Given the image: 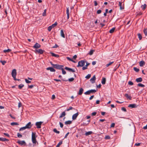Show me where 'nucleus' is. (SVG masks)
<instances>
[{
    "mask_svg": "<svg viewBox=\"0 0 147 147\" xmlns=\"http://www.w3.org/2000/svg\"><path fill=\"white\" fill-rule=\"evenodd\" d=\"M96 78L95 75H94L93 77L90 79V80L92 84L95 82Z\"/></svg>",
    "mask_w": 147,
    "mask_h": 147,
    "instance_id": "11",
    "label": "nucleus"
},
{
    "mask_svg": "<svg viewBox=\"0 0 147 147\" xmlns=\"http://www.w3.org/2000/svg\"><path fill=\"white\" fill-rule=\"evenodd\" d=\"M115 126V123H113L111 124V127H114Z\"/></svg>",
    "mask_w": 147,
    "mask_h": 147,
    "instance_id": "56",
    "label": "nucleus"
},
{
    "mask_svg": "<svg viewBox=\"0 0 147 147\" xmlns=\"http://www.w3.org/2000/svg\"><path fill=\"white\" fill-rule=\"evenodd\" d=\"M50 53L51 54V55L52 56L56 57L57 58L59 57V55H57L51 52Z\"/></svg>",
    "mask_w": 147,
    "mask_h": 147,
    "instance_id": "22",
    "label": "nucleus"
},
{
    "mask_svg": "<svg viewBox=\"0 0 147 147\" xmlns=\"http://www.w3.org/2000/svg\"><path fill=\"white\" fill-rule=\"evenodd\" d=\"M52 28L50 26L48 27L47 29L49 31H50Z\"/></svg>",
    "mask_w": 147,
    "mask_h": 147,
    "instance_id": "51",
    "label": "nucleus"
},
{
    "mask_svg": "<svg viewBox=\"0 0 147 147\" xmlns=\"http://www.w3.org/2000/svg\"><path fill=\"white\" fill-rule=\"evenodd\" d=\"M59 123V124H60V127L61 128H62L63 127V124L61 123V122H60Z\"/></svg>",
    "mask_w": 147,
    "mask_h": 147,
    "instance_id": "59",
    "label": "nucleus"
},
{
    "mask_svg": "<svg viewBox=\"0 0 147 147\" xmlns=\"http://www.w3.org/2000/svg\"><path fill=\"white\" fill-rule=\"evenodd\" d=\"M72 123V121L70 120H69L65 121V125L70 124Z\"/></svg>",
    "mask_w": 147,
    "mask_h": 147,
    "instance_id": "25",
    "label": "nucleus"
},
{
    "mask_svg": "<svg viewBox=\"0 0 147 147\" xmlns=\"http://www.w3.org/2000/svg\"><path fill=\"white\" fill-rule=\"evenodd\" d=\"M17 74V72L16 71V70L15 69H13L11 72V75L13 77H15V76H16Z\"/></svg>",
    "mask_w": 147,
    "mask_h": 147,
    "instance_id": "7",
    "label": "nucleus"
},
{
    "mask_svg": "<svg viewBox=\"0 0 147 147\" xmlns=\"http://www.w3.org/2000/svg\"><path fill=\"white\" fill-rule=\"evenodd\" d=\"M28 88H32L34 87V85H28Z\"/></svg>",
    "mask_w": 147,
    "mask_h": 147,
    "instance_id": "58",
    "label": "nucleus"
},
{
    "mask_svg": "<svg viewBox=\"0 0 147 147\" xmlns=\"http://www.w3.org/2000/svg\"><path fill=\"white\" fill-rule=\"evenodd\" d=\"M121 109L122 111H124V112L126 111V109L124 107H122L121 108Z\"/></svg>",
    "mask_w": 147,
    "mask_h": 147,
    "instance_id": "54",
    "label": "nucleus"
},
{
    "mask_svg": "<svg viewBox=\"0 0 147 147\" xmlns=\"http://www.w3.org/2000/svg\"><path fill=\"white\" fill-rule=\"evenodd\" d=\"M122 2H119V6L120 7V9L121 10H122L124 9V7L123 6H122Z\"/></svg>",
    "mask_w": 147,
    "mask_h": 147,
    "instance_id": "17",
    "label": "nucleus"
},
{
    "mask_svg": "<svg viewBox=\"0 0 147 147\" xmlns=\"http://www.w3.org/2000/svg\"><path fill=\"white\" fill-rule=\"evenodd\" d=\"M60 34L61 36H62V37L63 38H65V35L63 31V30H61Z\"/></svg>",
    "mask_w": 147,
    "mask_h": 147,
    "instance_id": "20",
    "label": "nucleus"
},
{
    "mask_svg": "<svg viewBox=\"0 0 147 147\" xmlns=\"http://www.w3.org/2000/svg\"><path fill=\"white\" fill-rule=\"evenodd\" d=\"M115 28H113L111 29L110 31H109V32L111 33H112L113 32H114L115 29Z\"/></svg>",
    "mask_w": 147,
    "mask_h": 147,
    "instance_id": "31",
    "label": "nucleus"
},
{
    "mask_svg": "<svg viewBox=\"0 0 147 147\" xmlns=\"http://www.w3.org/2000/svg\"><path fill=\"white\" fill-rule=\"evenodd\" d=\"M22 106V103L20 102L18 103V108H20V107H21Z\"/></svg>",
    "mask_w": 147,
    "mask_h": 147,
    "instance_id": "57",
    "label": "nucleus"
},
{
    "mask_svg": "<svg viewBox=\"0 0 147 147\" xmlns=\"http://www.w3.org/2000/svg\"><path fill=\"white\" fill-rule=\"evenodd\" d=\"M143 32L146 36L147 35V29L146 28H144L143 30Z\"/></svg>",
    "mask_w": 147,
    "mask_h": 147,
    "instance_id": "27",
    "label": "nucleus"
},
{
    "mask_svg": "<svg viewBox=\"0 0 147 147\" xmlns=\"http://www.w3.org/2000/svg\"><path fill=\"white\" fill-rule=\"evenodd\" d=\"M136 81L137 82H142V79L141 78H139L136 79Z\"/></svg>",
    "mask_w": 147,
    "mask_h": 147,
    "instance_id": "21",
    "label": "nucleus"
},
{
    "mask_svg": "<svg viewBox=\"0 0 147 147\" xmlns=\"http://www.w3.org/2000/svg\"><path fill=\"white\" fill-rule=\"evenodd\" d=\"M105 139H110V137L109 136H106L105 138Z\"/></svg>",
    "mask_w": 147,
    "mask_h": 147,
    "instance_id": "55",
    "label": "nucleus"
},
{
    "mask_svg": "<svg viewBox=\"0 0 147 147\" xmlns=\"http://www.w3.org/2000/svg\"><path fill=\"white\" fill-rule=\"evenodd\" d=\"M62 141H60L59 143L57 144L56 147H59L62 144Z\"/></svg>",
    "mask_w": 147,
    "mask_h": 147,
    "instance_id": "38",
    "label": "nucleus"
},
{
    "mask_svg": "<svg viewBox=\"0 0 147 147\" xmlns=\"http://www.w3.org/2000/svg\"><path fill=\"white\" fill-rule=\"evenodd\" d=\"M17 143L21 145H26V143L24 141H20L19 140L17 141Z\"/></svg>",
    "mask_w": 147,
    "mask_h": 147,
    "instance_id": "8",
    "label": "nucleus"
},
{
    "mask_svg": "<svg viewBox=\"0 0 147 147\" xmlns=\"http://www.w3.org/2000/svg\"><path fill=\"white\" fill-rule=\"evenodd\" d=\"M134 70L136 71V72H138L140 70L139 69L137 68L136 67H134Z\"/></svg>",
    "mask_w": 147,
    "mask_h": 147,
    "instance_id": "42",
    "label": "nucleus"
},
{
    "mask_svg": "<svg viewBox=\"0 0 147 147\" xmlns=\"http://www.w3.org/2000/svg\"><path fill=\"white\" fill-rule=\"evenodd\" d=\"M96 112H93L92 113V116H95L96 115Z\"/></svg>",
    "mask_w": 147,
    "mask_h": 147,
    "instance_id": "63",
    "label": "nucleus"
},
{
    "mask_svg": "<svg viewBox=\"0 0 147 147\" xmlns=\"http://www.w3.org/2000/svg\"><path fill=\"white\" fill-rule=\"evenodd\" d=\"M17 136L19 138H21L22 137V136L19 133H17Z\"/></svg>",
    "mask_w": 147,
    "mask_h": 147,
    "instance_id": "48",
    "label": "nucleus"
},
{
    "mask_svg": "<svg viewBox=\"0 0 147 147\" xmlns=\"http://www.w3.org/2000/svg\"><path fill=\"white\" fill-rule=\"evenodd\" d=\"M34 51L35 53H39L40 54H42L45 51L41 49H36Z\"/></svg>",
    "mask_w": 147,
    "mask_h": 147,
    "instance_id": "5",
    "label": "nucleus"
},
{
    "mask_svg": "<svg viewBox=\"0 0 147 147\" xmlns=\"http://www.w3.org/2000/svg\"><path fill=\"white\" fill-rule=\"evenodd\" d=\"M73 107H69V109H67L66 111H69L71 110H72V109H73Z\"/></svg>",
    "mask_w": 147,
    "mask_h": 147,
    "instance_id": "53",
    "label": "nucleus"
},
{
    "mask_svg": "<svg viewBox=\"0 0 147 147\" xmlns=\"http://www.w3.org/2000/svg\"><path fill=\"white\" fill-rule=\"evenodd\" d=\"M96 92V90L94 89L93 90H88L86 92H85L84 94L85 95H89L91 93H95Z\"/></svg>",
    "mask_w": 147,
    "mask_h": 147,
    "instance_id": "3",
    "label": "nucleus"
},
{
    "mask_svg": "<svg viewBox=\"0 0 147 147\" xmlns=\"http://www.w3.org/2000/svg\"><path fill=\"white\" fill-rule=\"evenodd\" d=\"M65 111L63 112L61 114V115H60V116L59 118H61L62 117H63L65 116Z\"/></svg>",
    "mask_w": 147,
    "mask_h": 147,
    "instance_id": "26",
    "label": "nucleus"
},
{
    "mask_svg": "<svg viewBox=\"0 0 147 147\" xmlns=\"http://www.w3.org/2000/svg\"><path fill=\"white\" fill-rule=\"evenodd\" d=\"M86 65H85V66L87 67L88 66L90 65V63L87 61H86Z\"/></svg>",
    "mask_w": 147,
    "mask_h": 147,
    "instance_id": "60",
    "label": "nucleus"
},
{
    "mask_svg": "<svg viewBox=\"0 0 147 147\" xmlns=\"http://www.w3.org/2000/svg\"><path fill=\"white\" fill-rule=\"evenodd\" d=\"M92 131H89L86 132L85 134L86 136H88L92 134Z\"/></svg>",
    "mask_w": 147,
    "mask_h": 147,
    "instance_id": "33",
    "label": "nucleus"
},
{
    "mask_svg": "<svg viewBox=\"0 0 147 147\" xmlns=\"http://www.w3.org/2000/svg\"><path fill=\"white\" fill-rule=\"evenodd\" d=\"M138 86L141 87H144L145 86L144 84H143L141 83H139L137 85Z\"/></svg>",
    "mask_w": 147,
    "mask_h": 147,
    "instance_id": "40",
    "label": "nucleus"
},
{
    "mask_svg": "<svg viewBox=\"0 0 147 147\" xmlns=\"http://www.w3.org/2000/svg\"><path fill=\"white\" fill-rule=\"evenodd\" d=\"M87 69V67H86L85 66L83 67L82 68V69L83 70H84L85 69Z\"/></svg>",
    "mask_w": 147,
    "mask_h": 147,
    "instance_id": "61",
    "label": "nucleus"
},
{
    "mask_svg": "<svg viewBox=\"0 0 147 147\" xmlns=\"http://www.w3.org/2000/svg\"><path fill=\"white\" fill-rule=\"evenodd\" d=\"M101 12H102L101 10L100 9H99V10H98L97 11L96 13L98 14H99L100 13H101Z\"/></svg>",
    "mask_w": 147,
    "mask_h": 147,
    "instance_id": "50",
    "label": "nucleus"
},
{
    "mask_svg": "<svg viewBox=\"0 0 147 147\" xmlns=\"http://www.w3.org/2000/svg\"><path fill=\"white\" fill-rule=\"evenodd\" d=\"M4 135L5 136H6L8 137H9L10 136L7 133H4Z\"/></svg>",
    "mask_w": 147,
    "mask_h": 147,
    "instance_id": "64",
    "label": "nucleus"
},
{
    "mask_svg": "<svg viewBox=\"0 0 147 147\" xmlns=\"http://www.w3.org/2000/svg\"><path fill=\"white\" fill-rule=\"evenodd\" d=\"M53 131L57 134H59L60 133V131H57L56 129L54 128L53 129Z\"/></svg>",
    "mask_w": 147,
    "mask_h": 147,
    "instance_id": "30",
    "label": "nucleus"
},
{
    "mask_svg": "<svg viewBox=\"0 0 147 147\" xmlns=\"http://www.w3.org/2000/svg\"><path fill=\"white\" fill-rule=\"evenodd\" d=\"M66 13L67 14V19H69V8H67L66 10Z\"/></svg>",
    "mask_w": 147,
    "mask_h": 147,
    "instance_id": "18",
    "label": "nucleus"
},
{
    "mask_svg": "<svg viewBox=\"0 0 147 147\" xmlns=\"http://www.w3.org/2000/svg\"><path fill=\"white\" fill-rule=\"evenodd\" d=\"M79 113L78 112H77V113L74 114L72 117V119L73 120H75L76 119Z\"/></svg>",
    "mask_w": 147,
    "mask_h": 147,
    "instance_id": "13",
    "label": "nucleus"
},
{
    "mask_svg": "<svg viewBox=\"0 0 147 147\" xmlns=\"http://www.w3.org/2000/svg\"><path fill=\"white\" fill-rule=\"evenodd\" d=\"M128 84L131 85H133L134 84L131 81H129L128 82Z\"/></svg>",
    "mask_w": 147,
    "mask_h": 147,
    "instance_id": "52",
    "label": "nucleus"
},
{
    "mask_svg": "<svg viewBox=\"0 0 147 147\" xmlns=\"http://www.w3.org/2000/svg\"><path fill=\"white\" fill-rule=\"evenodd\" d=\"M125 96L127 99H128L130 100H131V97L130 95H129L127 94H125Z\"/></svg>",
    "mask_w": 147,
    "mask_h": 147,
    "instance_id": "23",
    "label": "nucleus"
},
{
    "mask_svg": "<svg viewBox=\"0 0 147 147\" xmlns=\"http://www.w3.org/2000/svg\"><path fill=\"white\" fill-rule=\"evenodd\" d=\"M74 80V78H69L68 79V81H69V82H72Z\"/></svg>",
    "mask_w": 147,
    "mask_h": 147,
    "instance_id": "49",
    "label": "nucleus"
},
{
    "mask_svg": "<svg viewBox=\"0 0 147 147\" xmlns=\"http://www.w3.org/2000/svg\"><path fill=\"white\" fill-rule=\"evenodd\" d=\"M46 9L44 10V11L42 14V15L43 16H46Z\"/></svg>",
    "mask_w": 147,
    "mask_h": 147,
    "instance_id": "37",
    "label": "nucleus"
},
{
    "mask_svg": "<svg viewBox=\"0 0 147 147\" xmlns=\"http://www.w3.org/2000/svg\"><path fill=\"white\" fill-rule=\"evenodd\" d=\"M40 47L41 45L37 42L33 46V47L34 48L36 49H38Z\"/></svg>",
    "mask_w": 147,
    "mask_h": 147,
    "instance_id": "9",
    "label": "nucleus"
},
{
    "mask_svg": "<svg viewBox=\"0 0 147 147\" xmlns=\"http://www.w3.org/2000/svg\"><path fill=\"white\" fill-rule=\"evenodd\" d=\"M85 62L84 60H81L78 62L77 67H83L85 65Z\"/></svg>",
    "mask_w": 147,
    "mask_h": 147,
    "instance_id": "2",
    "label": "nucleus"
},
{
    "mask_svg": "<svg viewBox=\"0 0 147 147\" xmlns=\"http://www.w3.org/2000/svg\"><path fill=\"white\" fill-rule=\"evenodd\" d=\"M94 50H91L89 52V53H88V54L90 55H92L93 54L94 52Z\"/></svg>",
    "mask_w": 147,
    "mask_h": 147,
    "instance_id": "34",
    "label": "nucleus"
},
{
    "mask_svg": "<svg viewBox=\"0 0 147 147\" xmlns=\"http://www.w3.org/2000/svg\"><path fill=\"white\" fill-rule=\"evenodd\" d=\"M114 63L113 61V62H109V63L107 64L106 65V67H108L110 65H111V64L113 63Z\"/></svg>",
    "mask_w": 147,
    "mask_h": 147,
    "instance_id": "35",
    "label": "nucleus"
},
{
    "mask_svg": "<svg viewBox=\"0 0 147 147\" xmlns=\"http://www.w3.org/2000/svg\"><path fill=\"white\" fill-rule=\"evenodd\" d=\"M106 79L105 78H102L101 83L102 84H105L106 83Z\"/></svg>",
    "mask_w": 147,
    "mask_h": 147,
    "instance_id": "24",
    "label": "nucleus"
},
{
    "mask_svg": "<svg viewBox=\"0 0 147 147\" xmlns=\"http://www.w3.org/2000/svg\"><path fill=\"white\" fill-rule=\"evenodd\" d=\"M10 125H11L13 126L14 125H19V124L17 122H12L11 123Z\"/></svg>",
    "mask_w": 147,
    "mask_h": 147,
    "instance_id": "32",
    "label": "nucleus"
},
{
    "mask_svg": "<svg viewBox=\"0 0 147 147\" xmlns=\"http://www.w3.org/2000/svg\"><path fill=\"white\" fill-rule=\"evenodd\" d=\"M4 138H0V141H4Z\"/></svg>",
    "mask_w": 147,
    "mask_h": 147,
    "instance_id": "62",
    "label": "nucleus"
},
{
    "mask_svg": "<svg viewBox=\"0 0 147 147\" xmlns=\"http://www.w3.org/2000/svg\"><path fill=\"white\" fill-rule=\"evenodd\" d=\"M46 69L48 70H50V71L52 72H55L56 71L52 67H48Z\"/></svg>",
    "mask_w": 147,
    "mask_h": 147,
    "instance_id": "14",
    "label": "nucleus"
},
{
    "mask_svg": "<svg viewBox=\"0 0 147 147\" xmlns=\"http://www.w3.org/2000/svg\"><path fill=\"white\" fill-rule=\"evenodd\" d=\"M24 86V85L22 84H20L18 86V88L20 89H21L22 88H23Z\"/></svg>",
    "mask_w": 147,
    "mask_h": 147,
    "instance_id": "39",
    "label": "nucleus"
},
{
    "mask_svg": "<svg viewBox=\"0 0 147 147\" xmlns=\"http://www.w3.org/2000/svg\"><path fill=\"white\" fill-rule=\"evenodd\" d=\"M25 80L27 84H29V83H30L31 82V81H30L28 80H27L26 79H25Z\"/></svg>",
    "mask_w": 147,
    "mask_h": 147,
    "instance_id": "46",
    "label": "nucleus"
},
{
    "mask_svg": "<svg viewBox=\"0 0 147 147\" xmlns=\"http://www.w3.org/2000/svg\"><path fill=\"white\" fill-rule=\"evenodd\" d=\"M57 25V23L56 22L54 24H52V25L51 26L52 27V28L55 27Z\"/></svg>",
    "mask_w": 147,
    "mask_h": 147,
    "instance_id": "36",
    "label": "nucleus"
},
{
    "mask_svg": "<svg viewBox=\"0 0 147 147\" xmlns=\"http://www.w3.org/2000/svg\"><path fill=\"white\" fill-rule=\"evenodd\" d=\"M146 7V5L145 4H144V5H142L141 6V7L142 8V9L143 10H144Z\"/></svg>",
    "mask_w": 147,
    "mask_h": 147,
    "instance_id": "28",
    "label": "nucleus"
},
{
    "mask_svg": "<svg viewBox=\"0 0 147 147\" xmlns=\"http://www.w3.org/2000/svg\"><path fill=\"white\" fill-rule=\"evenodd\" d=\"M32 126V125H31V122H29L26 125L25 127L26 129H29Z\"/></svg>",
    "mask_w": 147,
    "mask_h": 147,
    "instance_id": "12",
    "label": "nucleus"
},
{
    "mask_svg": "<svg viewBox=\"0 0 147 147\" xmlns=\"http://www.w3.org/2000/svg\"><path fill=\"white\" fill-rule=\"evenodd\" d=\"M84 91V90L82 88H80L79 90V92L78 93V94L80 95H81L83 93Z\"/></svg>",
    "mask_w": 147,
    "mask_h": 147,
    "instance_id": "19",
    "label": "nucleus"
},
{
    "mask_svg": "<svg viewBox=\"0 0 147 147\" xmlns=\"http://www.w3.org/2000/svg\"><path fill=\"white\" fill-rule=\"evenodd\" d=\"M128 107H131V108H135L137 107V106L136 104H131L128 106Z\"/></svg>",
    "mask_w": 147,
    "mask_h": 147,
    "instance_id": "15",
    "label": "nucleus"
},
{
    "mask_svg": "<svg viewBox=\"0 0 147 147\" xmlns=\"http://www.w3.org/2000/svg\"><path fill=\"white\" fill-rule=\"evenodd\" d=\"M63 67V66L62 65H59L58 64H55L53 67L56 69H61Z\"/></svg>",
    "mask_w": 147,
    "mask_h": 147,
    "instance_id": "4",
    "label": "nucleus"
},
{
    "mask_svg": "<svg viewBox=\"0 0 147 147\" xmlns=\"http://www.w3.org/2000/svg\"><path fill=\"white\" fill-rule=\"evenodd\" d=\"M91 77V75L90 74H88L85 77V78L87 79H89Z\"/></svg>",
    "mask_w": 147,
    "mask_h": 147,
    "instance_id": "47",
    "label": "nucleus"
},
{
    "mask_svg": "<svg viewBox=\"0 0 147 147\" xmlns=\"http://www.w3.org/2000/svg\"><path fill=\"white\" fill-rule=\"evenodd\" d=\"M26 128L25 126L22 127L20 128L19 129L20 131L24 130Z\"/></svg>",
    "mask_w": 147,
    "mask_h": 147,
    "instance_id": "45",
    "label": "nucleus"
},
{
    "mask_svg": "<svg viewBox=\"0 0 147 147\" xmlns=\"http://www.w3.org/2000/svg\"><path fill=\"white\" fill-rule=\"evenodd\" d=\"M43 122L40 121L37 122L36 123L35 125L36 126L37 128H40L41 127V125Z\"/></svg>",
    "mask_w": 147,
    "mask_h": 147,
    "instance_id": "6",
    "label": "nucleus"
},
{
    "mask_svg": "<svg viewBox=\"0 0 147 147\" xmlns=\"http://www.w3.org/2000/svg\"><path fill=\"white\" fill-rule=\"evenodd\" d=\"M65 69L66 70H68L69 71H71L73 72H75V71L74 69L71 68L67 67H66L65 68Z\"/></svg>",
    "mask_w": 147,
    "mask_h": 147,
    "instance_id": "10",
    "label": "nucleus"
},
{
    "mask_svg": "<svg viewBox=\"0 0 147 147\" xmlns=\"http://www.w3.org/2000/svg\"><path fill=\"white\" fill-rule=\"evenodd\" d=\"M61 69L62 70L63 74L64 75V74H66V71L65 70H64L63 68V67L62 68V69Z\"/></svg>",
    "mask_w": 147,
    "mask_h": 147,
    "instance_id": "44",
    "label": "nucleus"
},
{
    "mask_svg": "<svg viewBox=\"0 0 147 147\" xmlns=\"http://www.w3.org/2000/svg\"><path fill=\"white\" fill-rule=\"evenodd\" d=\"M11 51V50L10 49H8L7 50H4L3 51V52L4 53H8Z\"/></svg>",
    "mask_w": 147,
    "mask_h": 147,
    "instance_id": "29",
    "label": "nucleus"
},
{
    "mask_svg": "<svg viewBox=\"0 0 147 147\" xmlns=\"http://www.w3.org/2000/svg\"><path fill=\"white\" fill-rule=\"evenodd\" d=\"M0 62L3 65H4L6 63V61H5L0 60Z\"/></svg>",
    "mask_w": 147,
    "mask_h": 147,
    "instance_id": "43",
    "label": "nucleus"
},
{
    "mask_svg": "<svg viewBox=\"0 0 147 147\" xmlns=\"http://www.w3.org/2000/svg\"><path fill=\"white\" fill-rule=\"evenodd\" d=\"M145 64V62L143 60L139 62L140 66V67H142Z\"/></svg>",
    "mask_w": 147,
    "mask_h": 147,
    "instance_id": "16",
    "label": "nucleus"
},
{
    "mask_svg": "<svg viewBox=\"0 0 147 147\" xmlns=\"http://www.w3.org/2000/svg\"><path fill=\"white\" fill-rule=\"evenodd\" d=\"M36 133L35 132H32V140L33 144H36L37 142L36 138L37 136L36 135Z\"/></svg>",
    "mask_w": 147,
    "mask_h": 147,
    "instance_id": "1",
    "label": "nucleus"
},
{
    "mask_svg": "<svg viewBox=\"0 0 147 147\" xmlns=\"http://www.w3.org/2000/svg\"><path fill=\"white\" fill-rule=\"evenodd\" d=\"M138 37L139 39V40H141L142 38V36L139 33L138 34Z\"/></svg>",
    "mask_w": 147,
    "mask_h": 147,
    "instance_id": "41",
    "label": "nucleus"
}]
</instances>
